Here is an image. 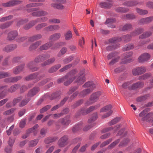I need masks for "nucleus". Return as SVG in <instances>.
I'll use <instances>...</instances> for the list:
<instances>
[{"label":"nucleus","mask_w":153,"mask_h":153,"mask_svg":"<svg viewBox=\"0 0 153 153\" xmlns=\"http://www.w3.org/2000/svg\"><path fill=\"white\" fill-rule=\"evenodd\" d=\"M102 94L101 91H98L92 94L88 100L85 103L86 105H89L97 102L99 99V97Z\"/></svg>","instance_id":"1"},{"label":"nucleus","mask_w":153,"mask_h":153,"mask_svg":"<svg viewBox=\"0 0 153 153\" xmlns=\"http://www.w3.org/2000/svg\"><path fill=\"white\" fill-rule=\"evenodd\" d=\"M28 12L33 11L32 15L35 17H40L44 16L48 14V13L46 11L41 10H38L37 8H30L27 9Z\"/></svg>","instance_id":"2"},{"label":"nucleus","mask_w":153,"mask_h":153,"mask_svg":"<svg viewBox=\"0 0 153 153\" xmlns=\"http://www.w3.org/2000/svg\"><path fill=\"white\" fill-rule=\"evenodd\" d=\"M85 69H83L79 73L78 75L75 76V82L77 84L81 85L86 81V78L85 77L84 73Z\"/></svg>","instance_id":"3"},{"label":"nucleus","mask_w":153,"mask_h":153,"mask_svg":"<svg viewBox=\"0 0 153 153\" xmlns=\"http://www.w3.org/2000/svg\"><path fill=\"white\" fill-rule=\"evenodd\" d=\"M131 37L128 35L123 36L121 38L116 37L110 39L109 40V42L110 43L115 44L118 42L123 40L126 42H128L130 40Z\"/></svg>","instance_id":"4"},{"label":"nucleus","mask_w":153,"mask_h":153,"mask_svg":"<svg viewBox=\"0 0 153 153\" xmlns=\"http://www.w3.org/2000/svg\"><path fill=\"white\" fill-rule=\"evenodd\" d=\"M97 113L94 114L92 115V118L89 119L88 120L89 126L84 127L83 130L84 131H87L93 127L94 125L93 122L97 119Z\"/></svg>","instance_id":"5"},{"label":"nucleus","mask_w":153,"mask_h":153,"mask_svg":"<svg viewBox=\"0 0 153 153\" xmlns=\"http://www.w3.org/2000/svg\"><path fill=\"white\" fill-rule=\"evenodd\" d=\"M18 35V33L16 30H12L9 32L6 37L7 41L12 42L15 40Z\"/></svg>","instance_id":"6"},{"label":"nucleus","mask_w":153,"mask_h":153,"mask_svg":"<svg viewBox=\"0 0 153 153\" xmlns=\"http://www.w3.org/2000/svg\"><path fill=\"white\" fill-rule=\"evenodd\" d=\"M50 57V55L48 53L39 55L35 58L34 62L36 63H39L44 61Z\"/></svg>","instance_id":"7"},{"label":"nucleus","mask_w":153,"mask_h":153,"mask_svg":"<svg viewBox=\"0 0 153 153\" xmlns=\"http://www.w3.org/2000/svg\"><path fill=\"white\" fill-rule=\"evenodd\" d=\"M146 71V69L145 67L141 66L133 69L132 71V73L134 75H138L145 72Z\"/></svg>","instance_id":"8"},{"label":"nucleus","mask_w":153,"mask_h":153,"mask_svg":"<svg viewBox=\"0 0 153 153\" xmlns=\"http://www.w3.org/2000/svg\"><path fill=\"white\" fill-rule=\"evenodd\" d=\"M100 106L99 105H98L97 106H91L88 108L86 110H85L84 108H82L79 111V114H82L83 115H85L92 111L95 109L97 108L98 107H99Z\"/></svg>","instance_id":"9"},{"label":"nucleus","mask_w":153,"mask_h":153,"mask_svg":"<svg viewBox=\"0 0 153 153\" xmlns=\"http://www.w3.org/2000/svg\"><path fill=\"white\" fill-rule=\"evenodd\" d=\"M151 56L147 53H145L141 54L138 58L139 62L143 63L147 62L150 59Z\"/></svg>","instance_id":"10"},{"label":"nucleus","mask_w":153,"mask_h":153,"mask_svg":"<svg viewBox=\"0 0 153 153\" xmlns=\"http://www.w3.org/2000/svg\"><path fill=\"white\" fill-rule=\"evenodd\" d=\"M21 2V1L17 0H13L10 1L5 3H3L1 4V6L4 7H8L13 6L15 5L19 4Z\"/></svg>","instance_id":"11"},{"label":"nucleus","mask_w":153,"mask_h":153,"mask_svg":"<svg viewBox=\"0 0 153 153\" xmlns=\"http://www.w3.org/2000/svg\"><path fill=\"white\" fill-rule=\"evenodd\" d=\"M132 54L133 53L131 52L124 54V57L122 60V63L125 64L131 62L132 59H131V57L132 56Z\"/></svg>","instance_id":"12"},{"label":"nucleus","mask_w":153,"mask_h":153,"mask_svg":"<svg viewBox=\"0 0 153 153\" xmlns=\"http://www.w3.org/2000/svg\"><path fill=\"white\" fill-rule=\"evenodd\" d=\"M38 75V72L35 73L31 74L25 77V79L27 81L33 80L35 82H37L39 81L38 78H37Z\"/></svg>","instance_id":"13"},{"label":"nucleus","mask_w":153,"mask_h":153,"mask_svg":"<svg viewBox=\"0 0 153 153\" xmlns=\"http://www.w3.org/2000/svg\"><path fill=\"white\" fill-rule=\"evenodd\" d=\"M17 47V45L15 44L8 45L6 46L3 49V51L7 52H10L13 51Z\"/></svg>","instance_id":"14"},{"label":"nucleus","mask_w":153,"mask_h":153,"mask_svg":"<svg viewBox=\"0 0 153 153\" xmlns=\"http://www.w3.org/2000/svg\"><path fill=\"white\" fill-rule=\"evenodd\" d=\"M25 66V64H22L14 68L13 70V73L16 75L19 74L23 71Z\"/></svg>","instance_id":"15"},{"label":"nucleus","mask_w":153,"mask_h":153,"mask_svg":"<svg viewBox=\"0 0 153 153\" xmlns=\"http://www.w3.org/2000/svg\"><path fill=\"white\" fill-rule=\"evenodd\" d=\"M39 89L38 87H34L29 91L26 97L30 98L34 96L39 91Z\"/></svg>","instance_id":"16"},{"label":"nucleus","mask_w":153,"mask_h":153,"mask_svg":"<svg viewBox=\"0 0 153 153\" xmlns=\"http://www.w3.org/2000/svg\"><path fill=\"white\" fill-rule=\"evenodd\" d=\"M68 139V136L65 135L60 138L58 141V144L60 147L65 146L67 144V141Z\"/></svg>","instance_id":"17"},{"label":"nucleus","mask_w":153,"mask_h":153,"mask_svg":"<svg viewBox=\"0 0 153 153\" xmlns=\"http://www.w3.org/2000/svg\"><path fill=\"white\" fill-rule=\"evenodd\" d=\"M82 87L83 88H88L89 87L91 91H93L96 88V85L92 81H89L85 82L83 85Z\"/></svg>","instance_id":"18"},{"label":"nucleus","mask_w":153,"mask_h":153,"mask_svg":"<svg viewBox=\"0 0 153 153\" xmlns=\"http://www.w3.org/2000/svg\"><path fill=\"white\" fill-rule=\"evenodd\" d=\"M39 127L38 124L35 125L32 128H30L27 131L26 133L22 136V138L23 139L27 138L29 136V134L31 132H33L35 131L36 129H37Z\"/></svg>","instance_id":"19"},{"label":"nucleus","mask_w":153,"mask_h":153,"mask_svg":"<svg viewBox=\"0 0 153 153\" xmlns=\"http://www.w3.org/2000/svg\"><path fill=\"white\" fill-rule=\"evenodd\" d=\"M112 1H109L107 2H102L100 3L99 5L101 8H108L110 7L112 5Z\"/></svg>","instance_id":"20"},{"label":"nucleus","mask_w":153,"mask_h":153,"mask_svg":"<svg viewBox=\"0 0 153 153\" xmlns=\"http://www.w3.org/2000/svg\"><path fill=\"white\" fill-rule=\"evenodd\" d=\"M153 113L150 112L146 115V117H144L142 118V120H146V122L152 123V125L153 126Z\"/></svg>","instance_id":"21"},{"label":"nucleus","mask_w":153,"mask_h":153,"mask_svg":"<svg viewBox=\"0 0 153 153\" xmlns=\"http://www.w3.org/2000/svg\"><path fill=\"white\" fill-rule=\"evenodd\" d=\"M53 45L52 42H49L40 46L39 50L40 51L46 50L51 47Z\"/></svg>","instance_id":"22"},{"label":"nucleus","mask_w":153,"mask_h":153,"mask_svg":"<svg viewBox=\"0 0 153 153\" xmlns=\"http://www.w3.org/2000/svg\"><path fill=\"white\" fill-rule=\"evenodd\" d=\"M36 62H31L27 65V67L32 71H36L38 70V68L36 66Z\"/></svg>","instance_id":"23"},{"label":"nucleus","mask_w":153,"mask_h":153,"mask_svg":"<svg viewBox=\"0 0 153 153\" xmlns=\"http://www.w3.org/2000/svg\"><path fill=\"white\" fill-rule=\"evenodd\" d=\"M144 85V83L142 82H139L133 84L132 86L130 87L129 89H136L137 88H142Z\"/></svg>","instance_id":"24"},{"label":"nucleus","mask_w":153,"mask_h":153,"mask_svg":"<svg viewBox=\"0 0 153 153\" xmlns=\"http://www.w3.org/2000/svg\"><path fill=\"white\" fill-rule=\"evenodd\" d=\"M42 43L41 41H38L33 43L29 48V50L30 51H32L37 48Z\"/></svg>","instance_id":"25"},{"label":"nucleus","mask_w":153,"mask_h":153,"mask_svg":"<svg viewBox=\"0 0 153 153\" xmlns=\"http://www.w3.org/2000/svg\"><path fill=\"white\" fill-rule=\"evenodd\" d=\"M55 58L53 57L45 61L41 64V66H44L52 64L55 61Z\"/></svg>","instance_id":"26"},{"label":"nucleus","mask_w":153,"mask_h":153,"mask_svg":"<svg viewBox=\"0 0 153 153\" xmlns=\"http://www.w3.org/2000/svg\"><path fill=\"white\" fill-rule=\"evenodd\" d=\"M61 36V34L59 33H56L50 36L49 40L51 41H55L59 39Z\"/></svg>","instance_id":"27"},{"label":"nucleus","mask_w":153,"mask_h":153,"mask_svg":"<svg viewBox=\"0 0 153 153\" xmlns=\"http://www.w3.org/2000/svg\"><path fill=\"white\" fill-rule=\"evenodd\" d=\"M62 124L65 126L68 125L71 123V120L69 116H67L63 118H61Z\"/></svg>","instance_id":"28"},{"label":"nucleus","mask_w":153,"mask_h":153,"mask_svg":"<svg viewBox=\"0 0 153 153\" xmlns=\"http://www.w3.org/2000/svg\"><path fill=\"white\" fill-rule=\"evenodd\" d=\"M42 37V36L40 34H38L33 36L30 37L29 39V41L33 42L36 40L40 39Z\"/></svg>","instance_id":"29"},{"label":"nucleus","mask_w":153,"mask_h":153,"mask_svg":"<svg viewBox=\"0 0 153 153\" xmlns=\"http://www.w3.org/2000/svg\"><path fill=\"white\" fill-rule=\"evenodd\" d=\"M92 91L91 89H86L82 91L79 94V97H83L89 94Z\"/></svg>","instance_id":"30"},{"label":"nucleus","mask_w":153,"mask_h":153,"mask_svg":"<svg viewBox=\"0 0 153 153\" xmlns=\"http://www.w3.org/2000/svg\"><path fill=\"white\" fill-rule=\"evenodd\" d=\"M64 36L65 39L66 41L71 40L73 36L71 31L68 30L65 32L64 33Z\"/></svg>","instance_id":"31"},{"label":"nucleus","mask_w":153,"mask_h":153,"mask_svg":"<svg viewBox=\"0 0 153 153\" xmlns=\"http://www.w3.org/2000/svg\"><path fill=\"white\" fill-rule=\"evenodd\" d=\"M61 66L60 64H58L52 67L48 70V72L52 73L56 72L57 70L59 69Z\"/></svg>","instance_id":"32"},{"label":"nucleus","mask_w":153,"mask_h":153,"mask_svg":"<svg viewBox=\"0 0 153 153\" xmlns=\"http://www.w3.org/2000/svg\"><path fill=\"white\" fill-rule=\"evenodd\" d=\"M20 87V85L18 84H14L11 86L8 89V91L12 93L15 91Z\"/></svg>","instance_id":"33"},{"label":"nucleus","mask_w":153,"mask_h":153,"mask_svg":"<svg viewBox=\"0 0 153 153\" xmlns=\"http://www.w3.org/2000/svg\"><path fill=\"white\" fill-rule=\"evenodd\" d=\"M30 99L27 97L25 99H23L19 104V106L22 107L27 105L28 102L30 101Z\"/></svg>","instance_id":"34"},{"label":"nucleus","mask_w":153,"mask_h":153,"mask_svg":"<svg viewBox=\"0 0 153 153\" xmlns=\"http://www.w3.org/2000/svg\"><path fill=\"white\" fill-rule=\"evenodd\" d=\"M144 31V29L143 28H139L131 33V35L132 36H135L138 35Z\"/></svg>","instance_id":"35"},{"label":"nucleus","mask_w":153,"mask_h":153,"mask_svg":"<svg viewBox=\"0 0 153 153\" xmlns=\"http://www.w3.org/2000/svg\"><path fill=\"white\" fill-rule=\"evenodd\" d=\"M78 72L76 69H74L71 71L67 74L65 76V78H67L72 77Z\"/></svg>","instance_id":"36"},{"label":"nucleus","mask_w":153,"mask_h":153,"mask_svg":"<svg viewBox=\"0 0 153 153\" xmlns=\"http://www.w3.org/2000/svg\"><path fill=\"white\" fill-rule=\"evenodd\" d=\"M13 21H10L5 23H2L0 25V28L4 29L9 27L13 23Z\"/></svg>","instance_id":"37"},{"label":"nucleus","mask_w":153,"mask_h":153,"mask_svg":"<svg viewBox=\"0 0 153 153\" xmlns=\"http://www.w3.org/2000/svg\"><path fill=\"white\" fill-rule=\"evenodd\" d=\"M57 139L56 137H48L46 138L45 140V142L46 144H49L54 142Z\"/></svg>","instance_id":"38"},{"label":"nucleus","mask_w":153,"mask_h":153,"mask_svg":"<svg viewBox=\"0 0 153 153\" xmlns=\"http://www.w3.org/2000/svg\"><path fill=\"white\" fill-rule=\"evenodd\" d=\"M75 79V77L67 78L65 79V81H66L64 82V85L66 86L69 85Z\"/></svg>","instance_id":"39"},{"label":"nucleus","mask_w":153,"mask_h":153,"mask_svg":"<svg viewBox=\"0 0 153 153\" xmlns=\"http://www.w3.org/2000/svg\"><path fill=\"white\" fill-rule=\"evenodd\" d=\"M150 95L149 94H146L143 96L138 97L137 99V101L141 102L148 99L150 98Z\"/></svg>","instance_id":"40"},{"label":"nucleus","mask_w":153,"mask_h":153,"mask_svg":"<svg viewBox=\"0 0 153 153\" xmlns=\"http://www.w3.org/2000/svg\"><path fill=\"white\" fill-rule=\"evenodd\" d=\"M137 4H138V3L137 1H131L126 2L124 3L123 4L125 6L131 7L135 6Z\"/></svg>","instance_id":"41"},{"label":"nucleus","mask_w":153,"mask_h":153,"mask_svg":"<svg viewBox=\"0 0 153 153\" xmlns=\"http://www.w3.org/2000/svg\"><path fill=\"white\" fill-rule=\"evenodd\" d=\"M137 13L140 15H144L147 14L148 12L147 10H144L138 8L136 9Z\"/></svg>","instance_id":"42"},{"label":"nucleus","mask_w":153,"mask_h":153,"mask_svg":"<svg viewBox=\"0 0 153 153\" xmlns=\"http://www.w3.org/2000/svg\"><path fill=\"white\" fill-rule=\"evenodd\" d=\"M151 74L149 73H146L145 74L140 76L139 77V79L144 80L149 78L151 76Z\"/></svg>","instance_id":"43"},{"label":"nucleus","mask_w":153,"mask_h":153,"mask_svg":"<svg viewBox=\"0 0 153 153\" xmlns=\"http://www.w3.org/2000/svg\"><path fill=\"white\" fill-rule=\"evenodd\" d=\"M22 96H20L16 98H14L12 102L13 106H15L17 104L22 100Z\"/></svg>","instance_id":"44"},{"label":"nucleus","mask_w":153,"mask_h":153,"mask_svg":"<svg viewBox=\"0 0 153 153\" xmlns=\"http://www.w3.org/2000/svg\"><path fill=\"white\" fill-rule=\"evenodd\" d=\"M16 110V108H13L4 111L3 114L4 115H9L13 113Z\"/></svg>","instance_id":"45"},{"label":"nucleus","mask_w":153,"mask_h":153,"mask_svg":"<svg viewBox=\"0 0 153 153\" xmlns=\"http://www.w3.org/2000/svg\"><path fill=\"white\" fill-rule=\"evenodd\" d=\"M82 125L81 123L78 124L73 127L72 131L74 132H76L82 129Z\"/></svg>","instance_id":"46"},{"label":"nucleus","mask_w":153,"mask_h":153,"mask_svg":"<svg viewBox=\"0 0 153 153\" xmlns=\"http://www.w3.org/2000/svg\"><path fill=\"white\" fill-rule=\"evenodd\" d=\"M39 141L38 139H35L30 141L28 143V146L29 147H33L35 146Z\"/></svg>","instance_id":"47"},{"label":"nucleus","mask_w":153,"mask_h":153,"mask_svg":"<svg viewBox=\"0 0 153 153\" xmlns=\"http://www.w3.org/2000/svg\"><path fill=\"white\" fill-rule=\"evenodd\" d=\"M112 108V106L111 105H106L101 109L100 112H107L111 110Z\"/></svg>","instance_id":"48"},{"label":"nucleus","mask_w":153,"mask_h":153,"mask_svg":"<svg viewBox=\"0 0 153 153\" xmlns=\"http://www.w3.org/2000/svg\"><path fill=\"white\" fill-rule=\"evenodd\" d=\"M151 35L152 33L150 32H147L140 35L139 36V38L141 39H145L149 37Z\"/></svg>","instance_id":"49"},{"label":"nucleus","mask_w":153,"mask_h":153,"mask_svg":"<svg viewBox=\"0 0 153 153\" xmlns=\"http://www.w3.org/2000/svg\"><path fill=\"white\" fill-rule=\"evenodd\" d=\"M73 59V57L70 56L68 58L64 59L63 60V62L64 64H67L72 61Z\"/></svg>","instance_id":"50"},{"label":"nucleus","mask_w":153,"mask_h":153,"mask_svg":"<svg viewBox=\"0 0 153 153\" xmlns=\"http://www.w3.org/2000/svg\"><path fill=\"white\" fill-rule=\"evenodd\" d=\"M47 25V24L45 23H42L36 26V29L37 30H39L43 27H44Z\"/></svg>","instance_id":"51"},{"label":"nucleus","mask_w":153,"mask_h":153,"mask_svg":"<svg viewBox=\"0 0 153 153\" xmlns=\"http://www.w3.org/2000/svg\"><path fill=\"white\" fill-rule=\"evenodd\" d=\"M51 5L52 7L58 9H62L64 8L63 5L59 4L52 3Z\"/></svg>","instance_id":"52"},{"label":"nucleus","mask_w":153,"mask_h":153,"mask_svg":"<svg viewBox=\"0 0 153 153\" xmlns=\"http://www.w3.org/2000/svg\"><path fill=\"white\" fill-rule=\"evenodd\" d=\"M61 94V91H57L53 94L51 96V99L53 100L59 97Z\"/></svg>","instance_id":"53"},{"label":"nucleus","mask_w":153,"mask_h":153,"mask_svg":"<svg viewBox=\"0 0 153 153\" xmlns=\"http://www.w3.org/2000/svg\"><path fill=\"white\" fill-rule=\"evenodd\" d=\"M115 10L117 12L123 13L128 12V9L127 8L120 7L116 8Z\"/></svg>","instance_id":"54"},{"label":"nucleus","mask_w":153,"mask_h":153,"mask_svg":"<svg viewBox=\"0 0 153 153\" xmlns=\"http://www.w3.org/2000/svg\"><path fill=\"white\" fill-rule=\"evenodd\" d=\"M10 76L11 74L7 72H0V78H4Z\"/></svg>","instance_id":"55"},{"label":"nucleus","mask_w":153,"mask_h":153,"mask_svg":"<svg viewBox=\"0 0 153 153\" xmlns=\"http://www.w3.org/2000/svg\"><path fill=\"white\" fill-rule=\"evenodd\" d=\"M67 48L66 47H63L60 50L58 53L57 56L58 57H60L65 54L67 51Z\"/></svg>","instance_id":"56"},{"label":"nucleus","mask_w":153,"mask_h":153,"mask_svg":"<svg viewBox=\"0 0 153 153\" xmlns=\"http://www.w3.org/2000/svg\"><path fill=\"white\" fill-rule=\"evenodd\" d=\"M72 66V65L71 64L67 65L60 69L59 70V71L61 72L65 71L71 68Z\"/></svg>","instance_id":"57"},{"label":"nucleus","mask_w":153,"mask_h":153,"mask_svg":"<svg viewBox=\"0 0 153 153\" xmlns=\"http://www.w3.org/2000/svg\"><path fill=\"white\" fill-rule=\"evenodd\" d=\"M120 139H118L110 144L108 147V149H110L115 147L120 142Z\"/></svg>","instance_id":"58"},{"label":"nucleus","mask_w":153,"mask_h":153,"mask_svg":"<svg viewBox=\"0 0 153 153\" xmlns=\"http://www.w3.org/2000/svg\"><path fill=\"white\" fill-rule=\"evenodd\" d=\"M147 111L145 109L142 112H141L139 114V116L140 117H143L141 118V120L142 121L144 122V121H146V120H142V119L144 117H146V115H147L149 113L147 114Z\"/></svg>","instance_id":"59"},{"label":"nucleus","mask_w":153,"mask_h":153,"mask_svg":"<svg viewBox=\"0 0 153 153\" xmlns=\"http://www.w3.org/2000/svg\"><path fill=\"white\" fill-rule=\"evenodd\" d=\"M83 102V100H80L79 101H77L75 103L72 105L71 107L72 108H75L77 107L80 105Z\"/></svg>","instance_id":"60"},{"label":"nucleus","mask_w":153,"mask_h":153,"mask_svg":"<svg viewBox=\"0 0 153 153\" xmlns=\"http://www.w3.org/2000/svg\"><path fill=\"white\" fill-rule=\"evenodd\" d=\"M132 28V25L131 24L125 25L122 28V30L125 31L130 30Z\"/></svg>","instance_id":"61"},{"label":"nucleus","mask_w":153,"mask_h":153,"mask_svg":"<svg viewBox=\"0 0 153 153\" xmlns=\"http://www.w3.org/2000/svg\"><path fill=\"white\" fill-rule=\"evenodd\" d=\"M134 47L133 44H128L125 46L123 48L124 51L129 50L134 48Z\"/></svg>","instance_id":"62"},{"label":"nucleus","mask_w":153,"mask_h":153,"mask_svg":"<svg viewBox=\"0 0 153 153\" xmlns=\"http://www.w3.org/2000/svg\"><path fill=\"white\" fill-rule=\"evenodd\" d=\"M42 4L40 3H33L27 4V7L28 8L34 7L39 6L42 5Z\"/></svg>","instance_id":"63"},{"label":"nucleus","mask_w":153,"mask_h":153,"mask_svg":"<svg viewBox=\"0 0 153 153\" xmlns=\"http://www.w3.org/2000/svg\"><path fill=\"white\" fill-rule=\"evenodd\" d=\"M120 117H116L112 120L110 123L109 125H114L120 121Z\"/></svg>","instance_id":"64"}]
</instances>
